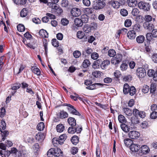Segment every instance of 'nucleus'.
<instances>
[{
	"instance_id": "nucleus-38",
	"label": "nucleus",
	"mask_w": 157,
	"mask_h": 157,
	"mask_svg": "<svg viewBox=\"0 0 157 157\" xmlns=\"http://www.w3.org/2000/svg\"><path fill=\"white\" fill-rule=\"evenodd\" d=\"M121 127L122 129L125 132H127L129 131V128L127 125L124 124H121Z\"/></svg>"
},
{
	"instance_id": "nucleus-29",
	"label": "nucleus",
	"mask_w": 157,
	"mask_h": 157,
	"mask_svg": "<svg viewBox=\"0 0 157 157\" xmlns=\"http://www.w3.org/2000/svg\"><path fill=\"white\" fill-rule=\"evenodd\" d=\"M118 120L119 122L122 124H124L126 122L125 117L121 114H120L118 116Z\"/></svg>"
},
{
	"instance_id": "nucleus-63",
	"label": "nucleus",
	"mask_w": 157,
	"mask_h": 157,
	"mask_svg": "<svg viewBox=\"0 0 157 157\" xmlns=\"http://www.w3.org/2000/svg\"><path fill=\"white\" fill-rule=\"evenodd\" d=\"M98 61H95L94 62L93 64V67L95 69H98L99 67V65L98 64Z\"/></svg>"
},
{
	"instance_id": "nucleus-57",
	"label": "nucleus",
	"mask_w": 157,
	"mask_h": 157,
	"mask_svg": "<svg viewBox=\"0 0 157 157\" xmlns=\"http://www.w3.org/2000/svg\"><path fill=\"white\" fill-rule=\"evenodd\" d=\"M128 67V65L126 63H123L121 65L120 67L121 71H124L127 70Z\"/></svg>"
},
{
	"instance_id": "nucleus-55",
	"label": "nucleus",
	"mask_w": 157,
	"mask_h": 157,
	"mask_svg": "<svg viewBox=\"0 0 157 157\" xmlns=\"http://www.w3.org/2000/svg\"><path fill=\"white\" fill-rule=\"evenodd\" d=\"M120 13L122 16L125 17L128 14V12L127 10L124 9H121L120 11Z\"/></svg>"
},
{
	"instance_id": "nucleus-33",
	"label": "nucleus",
	"mask_w": 157,
	"mask_h": 157,
	"mask_svg": "<svg viewBox=\"0 0 157 157\" xmlns=\"http://www.w3.org/2000/svg\"><path fill=\"white\" fill-rule=\"evenodd\" d=\"M21 84L20 83H15L11 85V89L13 90H16L20 88L21 86Z\"/></svg>"
},
{
	"instance_id": "nucleus-43",
	"label": "nucleus",
	"mask_w": 157,
	"mask_h": 157,
	"mask_svg": "<svg viewBox=\"0 0 157 157\" xmlns=\"http://www.w3.org/2000/svg\"><path fill=\"white\" fill-rule=\"evenodd\" d=\"M108 54L110 57H113L116 55L115 51L113 49H110L108 51Z\"/></svg>"
},
{
	"instance_id": "nucleus-8",
	"label": "nucleus",
	"mask_w": 157,
	"mask_h": 157,
	"mask_svg": "<svg viewBox=\"0 0 157 157\" xmlns=\"http://www.w3.org/2000/svg\"><path fill=\"white\" fill-rule=\"evenodd\" d=\"M128 136L132 139H136L139 138L140 136V134L138 131H132L129 132Z\"/></svg>"
},
{
	"instance_id": "nucleus-5",
	"label": "nucleus",
	"mask_w": 157,
	"mask_h": 157,
	"mask_svg": "<svg viewBox=\"0 0 157 157\" xmlns=\"http://www.w3.org/2000/svg\"><path fill=\"white\" fill-rule=\"evenodd\" d=\"M122 56L121 54H117L112 58L111 63L115 65L119 64L122 60Z\"/></svg>"
},
{
	"instance_id": "nucleus-45",
	"label": "nucleus",
	"mask_w": 157,
	"mask_h": 157,
	"mask_svg": "<svg viewBox=\"0 0 157 157\" xmlns=\"http://www.w3.org/2000/svg\"><path fill=\"white\" fill-rule=\"evenodd\" d=\"M2 133V140L3 141H4L6 139V137L9 135V132L7 130H4L3 131H2V132H1Z\"/></svg>"
},
{
	"instance_id": "nucleus-39",
	"label": "nucleus",
	"mask_w": 157,
	"mask_h": 157,
	"mask_svg": "<svg viewBox=\"0 0 157 157\" xmlns=\"http://www.w3.org/2000/svg\"><path fill=\"white\" fill-rule=\"evenodd\" d=\"M124 141L125 145L127 146H128L132 144L133 142L132 140L129 138H126L124 139Z\"/></svg>"
},
{
	"instance_id": "nucleus-18",
	"label": "nucleus",
	"mask_w": 157,
	"mask_h": 157,
	"mask_svg": "<svg viewBox=\"0 0 157 157\" xmlns=\"http://www.w3.org/2000/svg\"><path fill=\"white\" fill-rule=\"evenodd\" d=\"M127 3L129 7H135L137 4L136 0H127Z\"/></svg>"
},
{
	"instance_id": "nucleus-61",
	"label": "nucleus",
	"mask_w": 157,
	"mask_h": 157,
	"mask_svg": "<svg viewBox=\"0 0 157 157\" xmlns=\"http://www.w3.org/2000/svg\"><path fill=\"white\" fill-rule=\"evenodd\" d=\"M40 148L39 145L38 143L35 144L33 146V150L35 152L38 151Z\"/></svg>"
},
{
	"instance_id": "nucleus-52",
	"label": "nucleus",
	"mask_w": 157,
	"mask_h": 157,
	"mask_svg": "<svg viewBox=\"0 0 157 157\" xmlns=\"http://www.w3.org/2000/svg\"><path fill=\"white\" fill-rule=\"evenodd\" d=\"M69 21L65 18H62L61 21V23L63 25H67L69 23Z\"/></svg>"
},
{
	"instance_id": "nucleus-19",
	"label": "nucleus",
	"mask_w": 157,
	"mask_h": 157,
	"mask_svg": "<svg viewBox=\"0 0 157 157\" xmlns=\"http://www.w3.org/2000/svg\"><path fill=\"white\" fill-rule=\"evenodd\" d=\"M122 111L127 116L130 117L132 115V111L131 110L128 108H124L122 109Z\"/></svg>"
},
{
	"instance_id": "nucleus-20",
	"label": "nucleus",
	"mask_w": 157,
	"mask_h": 157,
	"mask_svg": "<svg viewBox=\"0 0 157 157\" xmlns=\"http://www.w3.org/2000/svg\"><path fill=\"white\" fill-rule=\"evenodd\" d=\"M109 4L114 8L117 9L120 7L118 2L114 1H111L109 2Z\"/></svg>"
},
{
	"instance_id": "nucleus-56",
	"label": "nucleus",
	"mask_w": 157,
	"mask_h": 157,
	"mask_svg": "<svg viewBox=\"0 0 157 157\" xmlns=\"http://www.w3.org/2000/svg\"><path fill=\"white\" fill-rule=\"evenodd\" d=\"M74 57L76 58H78L81 56V52L78 50H76L74 51L73 53Z\"/></svg>"
},
{
	"instance_id": "nucleus-30",
	"label": "nucleus",
	"mask_w": 157,
	"mask_h": 157,
	"mask_svg": "<svg viewBox=\"0 0 157 157\" xmlns=\"http://www.w3.org/2000/svg\"><path fill=\"white\" fill-rule=\"evenodd\" d=\"M31 70L32 72L37 75H40V70L35 66H33L31 67Z\"/></svg>"
},
{
	"instance_id": "nucleus-41",
	"label": "nucleus",
	"mask_w": 157,
	"mask_h": 157,
	"mask_svg": "<svg viewBox=\"0 0 157 157\" xmlns=\"http://www.w3.org/2000/svg\"><path fill=\"white\" fill-rule=\"evenodd\" d=\"M28 10L26 9L23 8L20 12V16L22 17H25L27 15Z\"/></svg>"
},
{
	"instance_id": "nucleus-13",
	"label": "nucleus",
	"mask_w": 157,
	"mask_h": 157,
	"mask_svg": "<svg viewBox=\"0 0 157 157\" xmlns=\"http://www.w3.org/2000/svg\"><path fill=\"white\" fill-rule=\"evenodd\" d=\"M156 85L155 83L151 84L150 86V92L151 94V97L153 98L155 96V91L156 89Z\"/></svg>"
},
{
	"instance_id": "nucleus-48",
	"label": "nucleus",
	"mask_w": 157,
	"mask_h": 157,
	"mask_svg": "<svg viewBox=\"0 0 157 157\" xmlns=\"http://www.w3.org/2000/svg\"><path fill=\"white\" fill-rule=\"evenodd\" d=\"M141 26L140 25L138 24H137L134 25L133 27V30L137 32H139L140 30V28Z\"/></svg>"
},
{
	"instance_id": "nucleus-23",
	"label": "nucleus",
	"mask_w": 157,
	"mask_h": 157,
	"mask_svg": "<svg viewBox=\"0 0 157 157\" xmlns=\"http://www.w3.org/2000/svg\"><path fill=\"white\" fill-rule=\"evenodd\" d=\"M67 121L68 124L71 126H75L76 125V120L73 117H69L67 119Z\"/></svg>"
},
{
	"instance_id": "nucleus-32",
	"label": "nucleus",
	"mask_w": 157,
	"mask_h": 157,
	"mask_svg": "<svg viewBox=\"0 0 157 157\" xmlns=\"http://www.w3.org/2000/svg\"><path fill=\"white\" fill-rule=\"evenodd\" d=\"M67 136L65 134H62L60 136L59 139L60 141V144H63L64 141L66 139Z\"/></svg>"
},
{
	"instance_id": "nucleus-7",
	"label": "nucleus",
	"mask_w": 157,
	"mask_h": 157,
	"mask_svg": "<svg viewBox=\"0 0 157 157\" xmlns=\"http://www.w3.org/2000/svg\"><path fill=\"white\" fill-rule=\"evenodd\" d=\"M105 5V3L103 1L98 2H94L93 7L94 9L96 10H100L103 8Z\"/></svg>"
},
{
	"instance_id": "nucleus-22",
	"label": "nucleus",
	"mask_w": 157,
	"mask_h": 157,
	"mask_svg": "<svg viewBox=\"0 0 157 157\" xmlns=\"http://www.w3.org/2000/svg\"><path fill=\"white\" fill-rule=\"evenodd\" d=\"M39 33L42 37L47 38L48 37V33L44 29L40 30Z\"/></svg>"
},
{
	"instance_id": "nucleus-50",
	"label": "nucleus",
	"mask_w": 157,
	"mask_h": 157,
	"mask_svg": "<svg viewBox=\"0 0 157 157\" xmlns=\"http://www.w3.org/2000/svg\"><path fill=\"white\" fill-rule=\"evenodd\" d=\"M149 89V86L146 85H144L143 87L142 88V91L144 93H147L148 92Z\"/></svg>"
},
{
	"instance_id": "nucleus-54",
	"label": "nucleus",
	"mask_w": 157,
	"mask_h": 157,
	"mask_svg": "<svg viewBox=\"0 0 157 157\" xmlns=\"http://www.w3.org/2000/svg\"><path fill=\"white\" fill-rule=\"evenodd\" d=\"M6 114V109L4 107H2L0 109V117H3Z\"/></svg>"
},
{
	"instance_id": "nucleus-51",
	"label": "nucleus",
	"mask_w": 157,
	"mask_h": 157,
	"mask_svg": "<svg viewBox=\"0 0 157 157\" xmlns=\"http://www.w3.org/2000/svg\"><path fill=\"white\" fill-rule=\"evenodd\" d=\"M132 23V22L131 20L127 19L124 22V25L126 27H128L131 26Z\"/></svg>"
},
{
	"instance_id": "nucleus-49",
	"label": "nucleus",
	"mask_w": 157,
	"mask_h": 157,
	"mask_svg": "<svg viewBox=\"0 0 157 157\" xmlns=\"http://www.w3.org/2000/svg\"><path fill=\"white\" fill-rule=\"evenodd\" d=\"M141 128L143 129L146 128L148 127V123L146 121H144L140 125Z\"/></svg>"
},
{
	"instance_id": "nucleus-9",
	"label": "nucleus",
	"mask_w": 157,
	"mask_h": 157,
	"mask_svg": "<svg viewBox=\"0 0 157 157\" xmlns=\"http://www.w3.org/2000/svg\"><path fill=\"white\" fill-rule=\"evenodd\" d=\"M147 74L150 77H153L154 81H157V72L152 69H150L147 72Z\"/></svg>"
},
{
	"instance_id": "nucleus-35",
	"label": "nucleus",
	"mask_w": 157,
	"mask_h": 157,
	"mask_svg": "<svg viewBox=\"0 0 157 157\" xmlns=\"http://www.w3.org/2000/svg\"><path fill=\"white\" fill-rule=\"evenodd\" d=\"M90 61L88 59H85L82 63V66L84 68H87L90 65Z\"/></svg>"
},
{
	"instance_id": "nucleus-15",
	"label": "nucleus",
	"mask_w": 157,
	"mask_h": 157,
	"mask_svg": "<svg viewBox=\"0 0 157 157\" xmlns=\"http://www.w3.org/2000/svg\"><path fill=\"white\" fill-rule=\"evenodd\" d=\"M127 35L128 37L130 39H134L136 36V33L133 30L128 32Z\"/></svg>"
},
{
	"instance_id": "nucleus-27",
	"label": "nucleus",
	"mask_w": 157,
	"mask_h": 157,
	"mask_svg": "<svg viewBox=\"0 0 157 157\" xmlns=\"http://www.w3.org/2000/svg\"><path fill=\"white\" fill-rule=\"evenodd\" d=\"M36 138L38 141H42L44 139V134L41 133H38L36 135Z\"/></svg>"
},
{
	"instance_id": "nucleus-46",
	"label": "nucleus",
	"mask_w": 157,
	"mask_h": 157,
	"mask_svg": "<svg viewBox=\"0 0 157 157\" xmlns=\"http://www.w3.org/2000/svg\"><path fill=\"white\" fill-rule=\"evenodd\" d=\"M153 36L152 33H147L146 35V38L148 42H150L152 40Z\"/></svg>"
},
{
	"instance_id": "nucleus-14",
	"label": "nucleus",
	"mask_w": 157,
	"mask_h": 157,
	"mask_svg": "<svg viewBox=\"0 0 157 157\" xmlns=\"http://www.w3.org/2000/svg\"><path fill=\"white\" fill-rule=\"evenodd\" d=\"M140 146L136 144H132L130 146V150L133 152H137L140 149Z\"/></svg>"
},
{
	"instance_id": "nucleus-31",
	"label": "nucleus",
	"mask_w": 157,
	"mask_h": 157,
	"mask_svg": "<svg viewBox=\"0 0 157 157\" xmlns=\"http://www.w3.org/2000/svg\"><path fill=\"white\" fill-rule=\"evenodd\" d=\"M145 38L143 35H140L138 36L136 38L137 42L138 43H142L145 40Z\"/></svg>"
},
{
	"instance_id": "nucleus-53",
	"label": "nucleus",
	"mask_w": 157,
	"mask_h": 157,
	"mask_svg": "<svg viewBox=\"0 0 157 157\" xmlns=\"http://www.w3.org/2000/svg\"><path fill=\"white\" fill-rule=\"evenodd\" d=\"M84 35L85 34L81 31H79L77 33V37L80 39L83 38Z\"/></svg>"
},
{
	"instance_id": "nucleus-62",
	"label": "nucleus",
	"mask_w": 157,
	"mask_h": 157,
	"mask_svg": "<svg viewBox=\"0 0 157 157\" xmlns=\"http://www.w3.org/2000/svg\"><path fill=\"white\" fill-rule=\"evenodd\" d=\"M59 139H58L56 138H54L52 139V142L54 146H56V145L58 144H60V143Z\"/></svg>"
},
{
	"instance_id": "nucleus-60",
	"label": "nucleus",
	"mask_w": 157,
	"mask_h": 157,
	"mask_svg": "<svg viewBox=\"0 0 157 157\" xmlns=\"http://www.w3.org/2000/svg\"><path fill=\"white\" fill-rule=\"evenodd\" d=\"M92 75L96 78H98L101 76V72L100 71H95L92 73Z\"/></svg>"
},
{
	"instance_id": "nucleus-34",
	"label": "nucleus",
	"mask_w": 157,
	"mask_h": 157,
	"mask_svg": "<svg viewBox=\"0 0 157 157\" xmlns=\"http://www.w3.org/2000/svg\"><path fill=\"white\" fill-rule=\"evenodd\" d=\"M71 141L72 143L76 145L78 142V139L77 136H73L71 139Z\"/></svg>"
},
{
	"instance_id": "nucleus-25",
	"label": "nucleus",
	"mask_w": 157,
	"mask_h": 157,
	"mask_svg": "<svg viewBox=\"0 0 157 157\" xmlns=\"http://www.w3.org/2000/svg\"><path fill=\"white\" fill-rule=\"evenodd\" d=\"M149 151L148 147L146 145L142 146L140 148V151L144 154H146Z\"/></svg>"
},
{
	"instance_id": "nucleus-42",
	"label": "nucleus",
	"mask_w": 157,
	"mask_h": 157,
	"mask_svg": "<svg viewBox=\"0 0 157 157\" xmlns=\"http://www.w3.org/2000/svg\"><path fill=\"white\" fill-rule=\"evenodd\" d=\"M131 122L132 123L136 124L140 123L139 119L136 117H132L131 118Z\"/></svg>"
},
{
	"instance_id": "nucleus-4",
	"label": "nucleus",
	"mask_w": 157,
	"mask_h": 157,
	"mask_svg": "<svg viewBox=\"0 0 157 157\" xmlns=\"http://www.w3.org/2000/svg\"><path fill=\"white\" fill-rule=\"evenodd\" d=\"M136 75L139 78H143L146 75V70L143 67H138L136 70Z\"/></svg>"
},
{
	"instance_id": "nucleus-59",
	"label": "nucleus",
	"mask_w": 157,
	"mask_h": 157,
	"mask_svg": "<svg viewBox=\"0 0 157 157\" xmlns=\"http://www.w3.org/2000/svg\"><path fill=\"white\" fill-rule=\"evenodd\" d=\"M99 57L98 53L96 52H94L91 54V58L94 60L97 59Z\"/></svg>"
},
{
	"instance_id": "nucleus-37",
	"label": "nucleus",
	"mask_w": 157,
	"mask_h": 157,
	"mask_svg": "<svg viewBox=\"0 0 157 157\" xmlns=\"http://www.w3.org/2000/svg\"><path fill=\"white\" fill-rule=\"evenodd\" d=\"M140 13L139 10L137 8H133L131 12L132 15L134 17H136L139 15Z\"/></svg>"
},
{
	"instance_id": "nucleus-28",
	"label": "nucleus",
	"mask_w": 157,
	"mask_h": 157,
	"mask_svg": "<svg viewBox=\"0 0 157 157\" xmlns=\"http://www.w3.org/2000/svg\"><path fill=\"white\" fill-rule=\"evenodd\" d=\"M83 30L86 33H89L91 31V27L89 25L86 24L84 26L83 28Z\"/></svg>"
},
{
	"instance_id": "nucleus-21",
	"label": "nucleus",
	"mask_w": 157,
	"mask_h": 157,
	"mask_svg": "<svg viewBox=\"0 0 157 157\" xmlns=\"http://www.w3.org/2000/svg\"><path fill=\"white\" fill-rule=\"evenodd\" d=\"M145 22H147L149 23L152 20L154 21H155V18H153L152 17L149 15H147L145 16L144 17Z\"/></svg>"
},
{
	"instance_id": "nucleus-26",
	"label": "nucleus",
	"mask_w": 157,
	"mask_h": 157,
	"mask_svg": "<svg viewBox=\"0 0 157 157\" xmlns=\"http://www.w3.org/2000/svg\"><path fill=\"white\" fill-rule=\"evenodd\" d=\"M74 23L78 27H81L83 25L82 21L81 19L78 18H76L74 20Z\"/></svg>"
},
{
	"instance_id": "nucleus-44",
	"label": "nucleus",
	"mask_w": 157,
	"mask_h": 157,
	"mask_svg": "<svg viewBox=\"0 0 157 157\" xmlns=\"http://www.w3.org/2000/svg\"><path fill=\"white\" fill-rule=\"evenodd\" d=\"M44 128V124L43 122L39 123L37 126V129L40 131L43 130Z\"/></svg>"
},
{
	"instance_id": "nucleus-64",
	"label": "nucleus",
	"mask_w": 157,
	"mask_h": 157,
	"mask_svg": "<svg viewBox=\"0 0 157 157\" xmlns=\"http://www.w3.org/2000/svg\"><path fill=\"white\" fill-rule=\"evenodd\" d=\"M150 117L152 119H155L157 117V112L154 111L151 113Z\"/></svg>"
},
{
	"instance_id": "nucleus-12",
	"label": "nucleus",
	"mask_w": 157,
	"mask_h": 157,
	"mask_svg": "<svg viewBox=\"0 0 157 157\" xmlns=\"http://www.w3.org/2000/svg\"><path fill=\"white\" fill-rule=\"evenodd\" d=\"M144 28L149 31H152L154 28V25L152 24L147 22H144L143 24Z\"/></svg>"
},
{
	"instance_id": "nucleus-6",
	"label": "nucleus",
	"mask_w": 157,
	"mask_h": 157,
	"mask_svg": "<svg viewBox=\"0 0 157 157\" xmlns=\"http://www.w3.org/2000/svg\"><path fill=\"white\" fill-rule=\"evenodd\" d=\"M65 106H67V109H68L69 112L72 114L76 115H79V113L74 108V107L72 105L68 104H64Z\"/></svg>"
},
{
	"instance_id": "nucleus-36",
	"label": "nucleus",
	"mask_w": 157,
	"mask_h": 157,
	"mask_svg": "<svg viewBox=\"0 0 157 157\" xmlns=\"http://www.w3.org/2000/svg\"><path fill=\"white\" fill-rule=\"evenodd\" d=\"M6 128V124L5 121H2L0 123V131L1 132H2V130H4Z\"/></svg>"
},
{
	"instance_id": "nucleus-10",
	"label": "nucleus",
	"mask_w": 157,
	"mask_h": 157,
	"mask_svg": "<svg viewBox=\"0 0 157 157\" xmlns=\"http://www.w3.org/2000/svg\"><path fill=\"white\" fill-rule=\"evenodd\" d=\"M82 130V127L79 128V130H77L76 128H75V127L72 126V127H70L68 128V132L70 133H74L75 132L77 133H80Z\"/></svg>"
},
{
	"instance_id": "nucleus-11",
	"label": "nucleus",
	"mask_w": 157,
	"mask_h": 157,
	"mask_svg": "<svg viewBox=\"0 0 157 157\" xmlns=\"http://www.w3.org/2000/svg\"><path fill=\"white\" fill-rule=\"evenodd\" d=\"M81 10L76 8H73L71 11V13L72 15L74 17H78L81 14Z\"/></svg>"
},
{
	"instance_id": "nucleus-40",
	"label": "nucleus",
	"mask_w": 157,
	"mask_h": 157,
	"mask_svg": "<svg viewBox=\"0 0 157 157\" xmlns=\"http://www.w3.org/2000/svg\"><path fill=\"white\" fill-rule=\"evenodd\" d=\"M81 19L83 23H86L88 21V16L87 15L83 14L81 16Z\"/></svg>"
},
{
	"instance_id": "nucleus-3",
	"label": "nucleus",
	"mask_w": 157,
	"mask_h": 157,
	"mask_svg": "<svg viewBox=\"0 0 157 157\" xmlns=\"http://www.w3.org/2000/svg\"><path fill=\"white\" fill-rule=\"evenodd\" d=\"M139 8L142 9L145 11H147L150 10L151 7L149 3L143 2H140L138 4Z\"/></svg>"
},
{
	"instance_id": "nucleus-17",
	"label": "nucleus",
	"mask_w": 157,
	"mask_h": 157,
	"mask_svg": "<svg viewBox=\"0 0 157 157\" xmlns=\"http://www.w3.org/2000/svg\"><path fill=\"white\" fill-rule=\"evenodd\" d=\"M58 116L60 118L64 119L68 117V114L67 112L62 110L59 113Z\"/></svg>"
},
{
	"instance_id": "nucleus-1",
	"label": "nucleus",
	"mask_w": 157,
	"mask_h": 157,
	"mask_svg": "<svg viewBox=\"0 0 157 157\" xmlns=\"http://www.w3.org/2000/svg\"><path fill=\"white\" fill-rule=\"evenodd\" d=\"M63 152L58 147L51 148L48 151L47 154L48 156L51 157V155H53L55 157H62Z\"/></svg>"
},
{
	"instance_id": "nucleus-16",
	"label": "nucleus",
	"mask_w": 157,
	"mask_h": 157,
	"mask_svg": "<svg viewBox=\"0 0 157 157\" xmlns=\"http://www.w3.org/2000/svg\"><path fill=\"white\" fill-rule=\"evenodd\" d=\"M110 63V61L109 60L105 59L102 61L101 64V68L103 69L106 68L107 67Z\"/></svg>"
},
{
	"instance_id": "nucleus-24",
	"label": "nucleus",
	"mask_w": 157,
	"mask_h": 157,
	"mask_svg": "<svg viewBox=\"0 0 157 157\" xmlns=\"http://www.w3.org/2000/svg\"><path fill=\"white\" fill-rule=\"evenodd\" d=\"M64 126L62 124H59L57 125L56 127V130L57 132H61L64 130Z\"/></svg>"
},
{
	"instance_id": "nucleus-47",
	"label": "nucleus",
	"mask_w": 157,
	"mask_h": 157,
	"mask_svg": "<svg viewBox=\"0 0 157 157\" xmlns=\"http://www.w3.org/2000/svg\"><path fill=\"white\" fill-rule=\"evenodd\" d=\"M17 30L19 32H23L25 31V28L24 26L22 24H19L17 26Z\"/></svg>"
},
{
	"instance_id": "nucleus-2",
	"label": "nucleus",
	"mask_w": 157,
	"mask_h": 157,
	"mask_svg": "<svg viewBox=\"0 0 157 157\" xmlns=\"http://www.w3.org/2000/svg\"><path fill=\"white\" fill-rule=\"evenodd\" d=\"M136 91V89L134 86H131L130 88L127 83L124 85L123 92L124 94H126L129 93L130 95L133 96L135 94Z\"/></svg>"
},
{
	"instance_id": "nucleus-58",
	"label": "nucleus",
	"mask_w": 157,
	"mask_h": 157,
	"mask_svg": "<svg viewBox=\"0 0 157 157\" xmlns=\"http://www.w3.org/2000/svg\"><path fill=\"white\" fill-rule=\"evenodd\" d=\"M52 44L53 46L56 47H57L59 46V43L58 41L55 39H52Z\"/></svg>"
}]
</instances>
